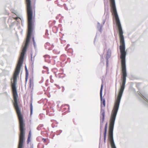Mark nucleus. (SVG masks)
<instances>
[{
    "mask_svg": "<svg viewBox=\"0 0 148 148\" xmlns=\"http://www.w3.org/2000/svg\"><path fill=\"white\" fill-rule=\"evenodd\" d=\"M103 88V85H102L101 86V88L100 91V96L101 101V106L105 107V100L103 99H102V90Z\"/></svg>",
    "mask_w": 148,
    "mask_h": 148,
    "instance_id": "f257e3e1",
    "label": "nucleus"
},
{
    "mask_svg": "<svg viewBox=\"0 0 148 148\" xmlns=\"http://www.w3.org/2000/svg\"><path fill=\"white\" fill-rule=\"evenodd\" d=\"M108 123H107L106 124L105 129H104V141L105 142L106 140V136L107 132V128Z\"/></svg>",
    "mask_w": 148,
    "mask_h": 148,
    "instance_id": "f03ea898",
    "label": "nucleus"
},
{
    "mask_svg": "<svg viewBox=\"0 0 148 148\" xmlns=\"http://www.w3.org/2000/svg\"><path fill=\"white\" fill-rule=\"evenodd\" d=\"M29 87L31 88H33V78H30L29 81Z\"/></svg>",
    "mask_w": 148,
    "mask_h": 148,
    "instance_id": "7ed1b4c3",
    "label": "nucleus"
},
{
    "mask_svg": "<svg viewBox=\"0 0 148 148\" xmlns=\"http://www.w3.org/2000/svg\"><path fill=\"white\" fill-rule=\"evenodd\" d=\"M25 71H26L25 81H26V82H27V80L28 73V71H27V69L26 66H25Z\"/></svg>",
    "mask_w": 148,
    "mask_h": 148,
    "instance_id": "20e7f679",
    "label": "nucleus"
},
{
    "mask_svg": "<svg viewBox=\"0 0 148 148\" xmlns=\"http://www.w3.org/2000/svg\"><path fill=\"white\" fill-rule=\"evenodd\" d=\"M66 58V56L65 55H62L60 57V59L62 61H65Z\"/></svg>",
    "mask_w": 148,
    "mask_h": 148,
    "instance_id": "39448f33",
    "label": "nucleus"
},
{
    "mask_svg": "<svg viewBox=\"0 0 148 148\" xmlns=\"http://www.w3.org/2000/svg\"><path fill=\"white\" fill-rule=\"evenodd\" d=\"M31 131H29V134L28 138V139H27V142L28 143L30 142V138L31 137Z\"/></svg>",
    "mask_w": 148,
    "mask_h": 148,
    "instance_id": "423d86ee",
    "label": "nucleus"
},
{
    "mask_svg": "<svg viewBox=\"0 0 148 148\" xmlns=\"http://www.w3.org/2000/svg\"><path fill=\"white\" fill-rule=\"evenodd\" d=\"M32 102H31L30 103V114H32Z\"/></svg>",
    "mask_w": 148,
    "mask_h": 148,
    "instance_id": "0eeeda50",
    "label": "nucleus"
},
{
    "mask_svg": "<svg viewBox=\"0 0 148 148\" xmlns=\"http://www.w3.org/2000/svg\"><path fill=\"white\" fill-rule=\"evenodd\" d=\"M101 115L102 117L103 122L105 116V112H103L102 113Z\"/></svg>",
    "mask_w": 148,
    "mask_h": 148,
    "instance_id": "6e6552de",
    "label": "nucleus"
},
{
    "mask_svg": "<svg viewBox=\"0 0 148 148\" xmlns=\"http://www.w3.org/2000/svg\"><path fill=\"white\" fill-rule=\"evenodd\" d=\"M33 42L34 43V45H35V40H34V37H33Z\"/></svg>",
    "mask_w": 148,
    "mask_h": 148,
    "instance_id": "1a4fd4ad",
    "label": "nucleus"
},
{
    "mask_svg": "<svg viewBox=\"0 0 148 148\" xmlns=\"http://www.w3.org/2000/svg\"><path fill=\"white\" fill-rule=\"evenodd\" d=\"M42 140L43 141V142L45 143L46 142V139L44 138H42Z\"/></svg>",
    "mask_w": 148,
    "mask_h": 148,
    "instance_id": "9d476101",
    "label": "nucleus"
},
{
    "mask_svg": "<svg viewBox=\"0 0 148 148\" xmlns=\"http://www.w3.org/2000/svg\"><path fill=\"white\" fill-rule=\"evenodd\" d=\"M18 17H16V18H14V19H16V20H17L18 19Z\"/></svg>",
    "mask_w": 148,
    "mask_h": 148,
    "instance_id": "9b49d317",
    "label": "nucleus"
}]
</instances>
